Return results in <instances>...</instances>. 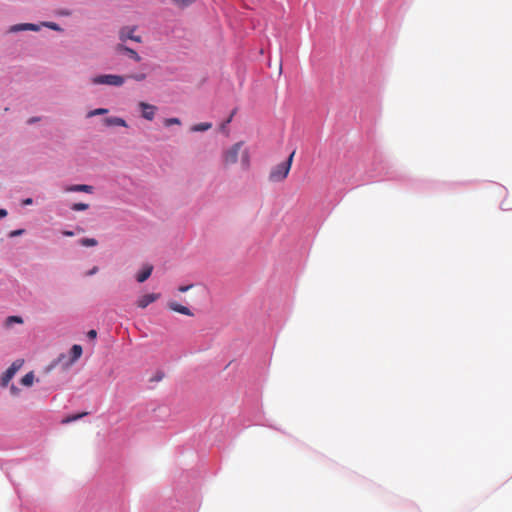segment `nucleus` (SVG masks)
I'll use <instances>...</instances> for the list:
<instances>
[{
	"mask_svg": "<svg viewBox=\"0 0 512 512\" xmlns=\"http://www.w3.org/2000/svg\"><path fill=\"white\" fill-rule=\"evenodd\" d=\"M221 158L225 168H229L236 164L239 159L242 170L247 171L251 166L250 152L245 146L244 141L236 142L232 146L223 150Z\"/></svg>",
	"mask_w": 512,
	"mask_h": 512,
	"instance_id": "obj_1",
	"label": "nucleus"
},
{
	"mask_svg": "<svg viewBox=\"0 0 512 512\" xmlns=\"http://www.w3.org/2000/svg\"><path fill=\"white\" fill-rule=\"evenodd\" d=\"M295 151H293L285 162L276 165L269 174V180L271 182H281L286 179L292 166L293 157Z\"/></svg>",
	"mask_w": 512,
	"mask_h": 512,
	"instance_id": "obj_2",
	"label": "nucleus"
},
{
	"mask_svg": "<svg viewBox=\"0 0 512 512\" xmlns=\"http://www.w3.org/2000/svg\"><path fill=\"white\" fill-rule=\"evenodd\" d=\"M91 82L95 85L122 86L125 82V77L114 74L98 75L93 77Z\"/></svg>",
	"mask_w": 512,
	"mask_h": 512,
	"instance_id": "obj_3",
	"label": "nucleus"
},
{
	"mask_svg": "<svg viewBox=\"0 0 512 512\" xmlns=\"http://www.w3.org/2000/svg\"><path fill=\"white\" fill-rule=\"evenodd\" d=\"M24 360L17 359L15 360L11 366L2 374L1 376V385L6 387L14 375L18 372V370L23 366Z\"/></svg>",
	"mask_w": 512,
	"mask_h": 512,
	"instance_id": "obj_4",
	"label": "nucleus"
},
{
	"mask_svg": "<svg viewBox=\"0 0 512 512\" xmlns=\"http://www.w3.org/2000/svg\"><path fill=\"white\" fill-rule=\"evenodd\" d=\"M135 27H123L119 31V38L121 41L125 42L126 40H133L135 42L140 43L142 41L140 36L134 35Z\"/></svg>",
	"mask_w": 512,
	"mask_h": 512,
	"instance_id": "obj_5",
	"label": "nucleus"
},
{
	"mask_svg": "<svg viewBox=\"0 0 512 512\" xmlns=\"http://www.w3.org/2000/svg\"><path fill=\"white\" fill-rule=\"evenodd\" d=\"M138 106L142 111L143 118H145L146 120H149V121L154 119L155 113L157 111L156 106L146 103V102H139Z\"/></svg>",
	"mask_w": 512,
	"mask_h": 512,
	"instance_id": "obj_6",
	"label": "nucleus"
},
{
	"mask_svg": "<svg viewBox=\"0 0 512 512\" xmlns=\"http://www.w3.org/2000/svg\"><path fill=\"white\" fill-rule=\"evenodd\" d=\"M159 297L160 295L155 293L145 294L138 299L137 305L138 307L144 309L151 303L155 302Z\"/></svg>",
	"mask_w": 512,
	"mask_h": 512,
	"instance_id": "obj_7",
	"label": "nucleus"
},
{
	"mask_svg": "<svg viewBox=\"0 0 512 512\" xmlns=\"http://www.w3.org/2000/svg\"><path fill=\"white\" fill-rule=\"evenodd\" d=\"M168 308L174 312L187 315V316H193V313L190 311V309L186 306H183L175 301L168 302Z\"/></svg>",
	"mask_w": 512,
	"mask_h": 512,
	"instance_id": "obj_8",
	"label": "nucleus"
},
{
	"mask_svg": "<svg viewBox=\"0 0 512 512\" xmlns=\"http://www.w3.org/2000/svg\"><path fill=\"white\" fill-rule=\"evenodd\" d=\"M115 49L119 53H121V52L126 53L131 59H133L136 62L141 61V57L135 50H133L127 46H124L123 44H118Z\"/></svg>",
	"mask_w": 512,
	"mask_h": 512,
	"instance_id": "obj_9",
	"label": "nucleus"
},
{
	"mask_svg": "<svg viewBox=\"0 0 512 512\" xmlns=\"http://www.w3.org/2000/svg\"><path fill=\"white\" fill-rule=\"evenodd\" d=\"M65 191H67V192H85V193L91 194L94 191V187L91 185H86V184H76V185H71V186L66 187Z\"/></svg>",
	"mask_w": 512,
	"mask_h": 512,
	"instance_id": "obj_10",
	"label": "nucleus"
},
{
	"mask_svg": "<svg viewBox=\"0 0 512 512\" xmlns=\"http://www.w3.org/2000/svg\"><path fill=\"white\" fill-rule=\"evenodd\" d=\"M22 30L38 31L39 26L32 23L16 24L10 27V32H18Z\"/></svg>",
	"mask_w": 512,
	"mask_h": 512,
	"instance_id": "obj_11",
	"label": "nucleus"
},
{
	"mask_svg": "<svg viewBox=\"0 0 512 512\" xmlns=\"http://www.w3.org/2000/svg\"><path fill=\"white\" fill-rule=\"evenodd\" d=\"M153 271V266L152 265H146L143 270L137 274V281L142 283L144 281H146L150 276H151V273Z\"/></svg>",
	"mask_w": 512,
	"mask_h": 512,
	"instance_id": "obj_12",
	"label": "nucleus"
},
{
	"mask_svg": "<svg viewBox=\"0 0 512 512\" xmlns=\"http://www.w3.org/2000/svg\"><path fill=\"white\" fill-rule=\"evenodd\" d=\"M107 126H122L127 127V123L123 118L120 117H108L104 120Z\"/></svg>",
	"mask_w": 512,
	"mask_h": 512,
	"instance_id": "obj_13",
	"label": "nucleus"
},
{
	"mask_svg": "<svg viewBox=\"0 0 512 512\" xmlns=\"http://www.w3.org/2000/svg\"><path fill=\"white\" fill-rule=\"evenodd\" d=\"M82 347L78 344H75L72 346L71 350H70V355H71V360H70V364H73L74 362H76L82 355Z\"/></svg>",
	"mask_w": 512,
	"mask_h": 512,
	"instance_id": "obj_14",
	"label": "nucleus"
},
{
	"mask_svg": "<svg viewBox=\"0 0 512 512\" xmlns=\"http://www.w3.org/2000/svg\"><path fill=\"white\" fill-rule=\"evenodd\" d=\"M197 0H172L173 4L179 9H185L195 3Z\"/></svg>",
	"mask_w": 512,
	"mask_h": 512,
	"instance_id": "obj_15",
	"label": "nucleus"
},
{
	"mask_svg": "<svg viewBox=\"0 0 512 512\" xmlns=\"http://www.w3.org/2000/svg\"><path fill=\"white\" fill-rule=\"evenodd\" d=\"M211 127H212V124H211V123H209V122H206V123H199V124L193 125V126L191 127V131H193V132H202V131H207V130H209Z\"/></svg>",
	"mask_w": 512,
	"mask_h": 512,
	"instance_id": "obj_16",
	"label": "nucleus"
},
{
	"mask_svg": "<svg viewBox=\"0 0 512 512\" xmlns=\"http://www.w3.org/2000/svg\"><path fill=\"white\" fill-rule=\"evenodd\" d=\"M33 382H34V373L33 372H29V373L25 374L21 379V384L24 386H27V387L32 386Z\"/></svg>",
	"mask_w": 512,
	"mask_h": 512,
	"instance_id": "obj_17",
	"label": "nucleus"
},
{
	"mask_svg": "<svg viewBox=\"0 0 512 512\" xmlns=\"http://www.w3.org/2000/svg\"><path fill=\"white\" fill-rule=\"evenodd\" d=\"M14 323L21 324V323H23V319L20 316H9L6 318L5 326L11 327L12 324H14Z\"/></svg>",
	"mask_w": 512,
	"mask_h": 512,
	"instance_id": "obj_18",
	"label": "nucleus"
},
{
	"mask_svg": "<svg viewBox=\"0 0 512 512\" xmlns=\"http://www.w3.org/2000/svg\"><path fill=\"white\" fill-rule=\"evenodd\" d=\"M85 415H87V412H83V413H79V414H76V415L68 416V417H66V418H64L62 420V423L63 424H67V423L76 421V420L84 417Z\"/></svg>",
	"mask_w": 512,
	"mask_h": 512,
	"instance_id": "obj_19",
	"label": "nucleus"
},
{
	"mask_svg": "<svg viewBox=\"0 0 512 512\" xmlns=\"http://www.w3.org/2000/svg\"><path fill=\"white\" fill-rule=\"evenodd\" d=\"M80 244L85 247H93L98 244L97 240L94 238H82L80 240Z\"/></svg>",
	"mask_w": 512,
	"mask_h": 512,
	"instance_id": "obj_20",
	"label": "nucleus"
},
{
	"mask_svg": "<svg viewBox=\"0 0 512 512\" xmlns=\"http://www.w3.org/2000/svg\"><path fill=\"white\" fill-rule=\"evenodd\" d=\"M88 208H89V205L86 203H74L71 206V209L74 211H84V210H87Z\"/></svg>",
	"mask_w": 512,
	"mask_h": 512,
	"instance_id": "obj_21",
	"label": "nucleus"
},
{
	"mask_svg": "<svg viewBox=\"0 0 512 512\" xmlns=\"http://www.w3.org/2000/svg\"><path fill=\"white\" fill-rule=\"evenodd\" d=\"M107 112H108V110L105 109V108H98V109L90 111L87 116L88 117H93V116H96V115L106 114Z\"/></svg>",
	"mask_w": 512,
	"mask_h": 512,
	"instance_id": "obj_22",
	"label": "nucleus"
},
{
	"mask_svg": "<svg viewBox=\"0 0 512 512\" xmlns=\"http://www.w3.org/2000/svg\"><path fill=\"white\" fill-rule=\"evenodd\" d=\"M165 126L169 127L171 125H180L181 121L179 118H168L164 121Z\"/></svg>",
	"mask_w": 512,
	"mask_h": 512,
	"instance_id": "obj_23",
	"label": "nucleus"
},
{
	"mask_svg": "<svg viewBox=\"0 0 512 512\" xmlns=\"http://www.w3.org/2000/svg\"><path fill=\"white\" fill-rule=\"evenodd\" d=\"M42 25L45 26V27H48V28H50L52 30H55V31H62L60 26L57 23H54V22H43Z\"/></svg>",
	"mask_w": 512,
	"mask_h": 512,
	"instance_id": "obj_24",
	"label": "nucleus"
},
{
	"mask_svg": "<svg viewBox=\"0 0 512 512\" xmlns=\"http://www.w3.org/2000/svg\"><path fill=\"white\" fill-rule=\"evenodd\" d=\"M127 78H131L136 81H143L146 78V75L144 73H139V74L129 75V76H127Z\"/></svg>",
	"mask_w": 512,
	"mask_h": 512,
	"instance_id": "obj_25",
	"label": "nucleus"
},
{
	"mask_svg": "<svg viewBox=\"0 0 512 512\" xmlns=\"http://www.w3.org/2000/svg\"><path fill=\"white\" fill-rule=\"evenodd\" d=\"M191 287H192V285L180 286V287L178 288V291L183 293V292L188 291Z\"/></svg>",
	"mask_w": 512,
	"mask_h": 512,
	"instance_id": "obj_26",
	"label": "nucleus"
},
{
	"mask_svg": "<svg viewBox=\"0 0 512 512\" xmlns=\"http://www.w3.org/2000/svg\"><path fill=\"white\" fill-rule=\"evenodd\" d=\"M32 203H33L32 198H26V199L22 200V205H24V206L31 205Z\"/></svg>",
	"mask_w": 512,
	"mask_h": 512,
	"instance_id": "obj_27",
	"label": "nucleus"
},
{
	"mask_svg": "<svg viewBox=\"0 0 512 512\" xmlns=\"http://www.w3.org/2000/svg\"><path fill=\"white\" fill-rule=\"evenodd\" d=\"M24 232V230H14L10 233V236L11 237H14V236H18V235H21L22 233Z\"/></svg>",
	"mask_w": 512,
	"mask_h": 512,
	"instance_id": "obj_28",
	"label": "nucleus"
},
{
	"mask_svg": "<svg viewBox=\"0 0 512 512\" xmlns=\"http://www.w3.org/2000/svg\"><path fill=\"white\" fill-rule=\"evenodd\" d=\"M97 271H98V267H96V266H95V267H93L91 270H89V271L86 273V275H87V276L94 275L95 273H97Z\"/></svg>",
	"mask_w": 512,
	"mask_h": 512,
	"instance_id": "obj_29",
	"label": "nucleus"
},
{
	"mask_svg": "<svg viewBox=\"0 0 512 512\" xmlns=\"http://www.w3.org/2000/svg\"><path fill=\"white\" fill-rule=\"evenodd\" d=\"M97 336V332L95 330H90L88 332V337L89 338H95Z\"/></svg>",
	"mask_w": 512,
	"mask_h": 512,
	"instance_id": "obj_30",
	"label": "nucleus"
},
{
	"mask_svg": "<svg viewBox=\"0 0 512 512\" xmlns=\"http://www.w3.org/2000/svg\"><path fill=\"white\" fill-rule=\"evenodd\" d=\"M7 216V211L5 209H0V219Z\"/></svg>",
	"mask_w": 512,
	"mask_h": 512,
	"instance_id": "obj_31",
	"label": "nucleus"
},
{
	"mask_svg": "<svg viewBox=\"0 0 512 512\" xmlns=\"http://www.w3.org/2000/svg\"><path fill=\"white\" fill-rule=\"evenodd\" d=\"M63 235L67 237H72L74 233L72 231H63Z\"/></svg>",
	"mask_w": 512,
	"mask_h": 512,
	"instance_id": "obj_32",
	"label": "nucleus"
},
{
	"mask_svg": "<svg viewBox=\"0 0 512 512\" xmlns=\"http://www.w3.org/2000/svg\"><path fill=\"white\" fill-rule=\"evenodd\" d=\"M17 391H18V389L13 385V386L11 387V392H12V393H14V394H16V393H17Z\"/></svg>",
	"mask_w": 512,
	"mask_h": 512,
	"instance_id": "obj_33",
	"label": "nucleus"
},
{
	"mask_svg": "<svg viewBox=\"0 0 512 512\" xmlns=\"http://www.w3.org/2000/svg\"><path fill=\"white\" fill-rule=\"evenodd\" d=\"M233 115H234V112H233V113L231 114V116L227 119V121H226L227 123H230V122H231Z\"/></svg>",
	"mask_w": 512,
	"mask_h": 512,
	"instance_id": "obj_34",
	"label": "nucleus"
}]
</instances>
